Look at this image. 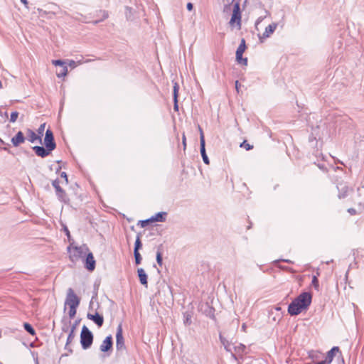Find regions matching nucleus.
Instances as JSON below:
<instances>
[{
    "instance_id": "nucleus-16",
    "label": "nucleus",
    "mask_w": 364,
    "mask_h": 364,
    "mask_svg": "<svg viewBox=\"0 0 364 364\" xmlns=\"http://www.w3.org/2000/svg\"><path fill=\"white\" fill-rule=\"evenodd\" d=\"M27 138L28 140L31 142L34 143L36 141H38L40 144L42 143V139L40 135H37L33 130L28 129L27 130Z\"/></svg>"
},
{
    "instance_id": "nucleus-17",
    "label": "nucleus",
    "mask_w": 364,
    "mask_h": 364,
    "mask_svg": "<svg viewBox=\"0 0 364 364\" xmlns=\"http://www.w3.org/2000/svg\"><path fill=\"white\" fill-rule=\"evenodd\" d=\"M38 16L41 17H47L48 18H52L53 16L57 14L56 11L54 10H43L42 9H38Z\"/></svg>"
},
{
    "instance_id": "nucleus-3",
    "label": "nucleus",
    "mask_w": 364,
    "mask_h": 364,
    "mask_svg": "<svg viewBox=\"0 0 364 364\" xmlns=\"http://www.w3.org/2000/svg\"><path fill=\"white\" fill-rule=\"evenodd\" d=\"M88 250L86 245L82 246H73L70 245L68 247V252L70 253V259L72 262L77 261Z\"/></svg>"
},
{
    "instance_id": "nucleus-53",
    "label": "nucleus",
    "mask_w": 364,
    "mask_h": 364,
    "mask_svg": "<svg viewBox=\"0 0 364 364\" xmlns=\"http://www.w3.org/2000/svg\"><path fill=\"white\" fill-rule=\"evenodd\" d=\"M316 364H327V363L324 360H322V361L318 362Z\"/></svg>"
},
{
    "instance_id": "nucleus-61",
    "label": "nucleus",
    "mask_w": 364,
    "mask_h": 364,
    "mask_svg": "<svg viewBox=\"0 0 364 364\" xmlns=\"http://www.w3.org/2000/svg\"><path fill=\"white\" fill-rule=\"evenodd\" d=\"M36 364H38V363L37 362V363H36Z\"/></svg>"
},
{
    "instance_id": "nucleus-60",
    "label": "nucleus",
    "mask_w": 364,
    "mask_h": 364,
    "mask_svg": "<svg viewBox=\"0 0 364 364\" xmlns=\"http://www.w3.org/2000/svg\"><path fill=\"white\" fill-rule=\"evenodd\" d=\"M341 362H342L343 364H344V360H343V358H341Z\"/></svg>"
},
{
    "instance_id": "nucleus-11",
    "label": "nucleus",
    "mask_w": 364,
    "mask_h": 364,
    "mask_svg": "<svg viewBox=\"0 0 364 364\" xmlns=\"http://www.w3.org/2000/svg\"><path fill=\"white\" fill-rule=\"evenodd\" d=\"M85 267L89 271H93L95 269V260L92 252L87 254Z\"/></svg>"
},
{
    "instance_id": "nucleus-23",
    "label": "nucleus",
    "mask_w": 364,
    "mask_h": 364,
    "mask_svg": "<svg viewBox=\"0 0 364 364\" xmlns=\"http://www.w3.org/2000/svg\"><path fill=\"white\" fill-rule=\"evenodd\" d=\"M219 338H220V341L221 343L224 346L225 349L228 352H230L231 351V343H230V342H229L225 338H224L221 333H220V335H219Z\"/></svg>"
},
{
    "instance_id": "nucleus-55",
    "label": "nucleus",
    "mask_w": 364,
    "mask_h": 364,
    "mask_svg": "<svg viewBox=\"0 0 364 364\" xmlns=\"http://www.w3.org/2000/svg\"><path fill=\"white\" fill-rule=\"evenodd\" d=\"M245 328H246V325L245 323H243L242 326V329L245 331Z\"/></svg>"
},
{
    "instance_id": "nucleus-7",
    "label": "nucleus",
    "mask_w": 364,
    "mask_h": 364,
    "mask_svg": "<svg viewBox=\"0 0 364 364\" xmlns=\"http://www.w3.org/2000/svg\"><path fill=\"white\" fill-rule=\"evenodd\" d=\"M116 348L117 350H122L125 349L124 340L122 333V324H119L117 328L116 333Z\"/></svg>"
},
{
    "instance_id": "nucleus-9",
    "label": "nucleus",
    "mask_w": 364,
    "mask_h": 364,
    "mask_svg": "<svg viewBox=\"0 0 364 364\" xmlns=\"http://www.w3.org/2000/svg\"><path fill=\"white\" fill-rule=\"evenodd\" d=\"M113 345L112 337L111 335L107 336L100 345V349L102 352H107L112 349Z\"/></svg>"
},
{
    "instance_id": "nucleus-27",
    "label": "nucleus",
    "mask_w": 364,
    "mask_h": 364,
    "mask_svg": "<svg viewBox=\"0 0 364 364\" xmlns=\"http://www.w3.org/2000/svg\"><path fill=\"white\" fill-rule=\"evenodd\" d=\"M23 327H24V329L28 333H30L31 335H35L36 334V331L34 330V328H33V326L29 324L28 323H23Z\"/></svg>"
},
{
    "instance_id": "nucleus-28",
    "label": "nucleus",
    "mask_w": 364,
    "mask_h": 364,
    "mask_svg": "<svg viewBox=\"0 0 364 364\" xmlns=\"http://www.w3.org/2000/svg\"><path fill=\"white\" fill-rule=\"evenodd\" d=\"M53 186L55 188L56 193H63V188L59 185L58 179H55L52 182Z\"/></svg>"
},
{
    "instance_id": "nucleus-50",
    "label": "nucleus",
    "mask_w": 364,
    "mask_h": 364,
    "mask_svg": "<svg viewBox=\"0 0 364 364\" xmlns=\"http://www.w3.org/2000/svg\"><path fill=\"white\" fill-rule=\"evenodd\" d=\"M21 1L27 7V5L28 4L27 0H21Z\"/></svg>"
},
{
    "instance_id": "nucleus-33",
    "label": "nucleus",
    "mask_w": 364,
    "mask_h": 364,
    "mask_svg": "<svg viewBox=\"0 0 364 364\" xmlns=\"http://www.w3.org/2000/svg\"><path fill=\"white\" fill-rule=\"evenodd\" d=\"M69 308H70V309H69L68 314H69L70 318H73L75 317V316L76 314L77 307L73 306V307H69Z\"/></svg>"
},
{
    "instance_id": "nucleus-19",
    "label": "nucleus",
    "mask_w": 364,
    "mask_h": 364,
    "mask_svg": "<svg viewBox=\"0 0 364 364\" xmlns=\"http://www.w3.org/2000/svg\"><path fill=\"white\" fill-rule=\"evenodd\" d=\"M178 90H179V86L177 82H175L174 85H173V102H174L173 109L175 111L178 110Z\"/></svg>"
},
{
    "instance_id": "nucleus-20",
    "label": "nucleus",
    "mask_w": 364,
    "mask_h": 364,
    "mask_svg": "<svg viewBox=\"0 0 364 364\" xmlns=\"http://www.w3.org/2000/svg\"><path fill=\"white\" fill-rule=\"evenodd\" d=\"M138 277L139 278L140 282L142 285L147 286V274L145 272L144 269L142 268H139L137 269Z\"/></svg>"
},
{
    "instance_id": "nucleus-31",
    "label": "nucleus",
    "mask_w": 364,
    "mask_h": 364,
    "mask_svg": "<svg viewBox=\"0 0 364 364\" xmlns=\"http://www.w3.org/2000/svg\"><path fill=\"white\" fill-rule=\"evenodd\" d=\"M236 60L237 61L238 63H240V64H242L245 65H247V58H243L242 55L240 56V58H238L237 55H236Z\"/></svg>"
},
{
    "instance_id": "nucleus-6",
    "label": "nucleus",
    "mask_w": 364,
    "mask_h": 364,
    "mask_svg": "<svg viewBox=\"0 0 364 364\" xmlns=\"http://www.w3.org/2000/svg\"><path fill=\"white\" fill-rule=\"evenodd\" d=\"M44 144L49 151H53L55 149L56 144L54 140L53 132L50 129H47L44 138Z\"/></svg>"
},
{
    "instance_id": "nucleus-13",
    "label": "nucleus",
    "mask_w": 364,
    "mask_h": 364,
    "mask_svg": "<svg viewBox=\"0 0 364 364\" xmlns=\"http://www.w3.org/2000/svg\"><path fill=\"white\" fill-rule=\"evenodd\" d=\"M26 140L23 133L21 131L17 132V134L11 138V143L14 146H18L21 144H23Z\"/></svg>"
},
{
    "instance_id": "nucleus-57",
    "label": "nucleus",
    "mask_w": 364,
    "mask_h": 364,
    "mask_svg": "<svg viewBox=\"0 0 364 364\" xmlns=\"http://www.w3.org/2000/svg\"><path fill=\"white\" fill-rule=\"evenodd\" d=\"M0 142H1V144H5V143H4V141L2 139H0Z\"/></svg>"
},
{
    "instance_id": "nucleus-46",
    "label": "nucleus",
    "mask_w": 364,
    "mask_h": 364,
    "mask_svg": "<svg viewBox=\"0 0 364 364\" xmlns=\"http://www.w3.org/2000/svg\"><path fill=\"white\" fill-rule=\"evenodd\" d=\"M186 8H187V9H188V11H191V10L193 9V4H192V3H191V2H188V3L187 4Z\"/></svg>"
},
{
    "instance_id": "nucleus-45",
    "label": "nucleus",
    "mask_w": 364,
    "mask_h": 364,
    "mask_svg": "<svg viewBox=\"0 0 364 364\" xmlns=\"http://www.w3.org/2000/svg\"><path fill=\"white\" fill-rule=\"evenodd\" d=\"M348 212L350 215H355V214H356V210H355V209H354V208H348Z\"/></svg>"
},
{
    "instance_id": "nucleus-58",
    "label": "nucleus",
    "mask_w": 364,
    "mask_h": 364,
    "mask_svg": "<svg viewBox=\"0 0 364 364\" xmlns=\"http://www.w3.org/2000/svg\"><path fill=\"white\" fill-rule=\"evenodd\" d=\"M2 88V82L0 80V89Z\"/></svg>"
},
{
    "instance_id": "nucleus-24",
    "label": "nucleus",
    "mask_w": 364,
    "mask_h": 364,
    "mask_svg": "<svg viewBox=\"0 0 364 364\" xmlns=\"http://www.w3.org/2000/svg\"><path fill=\"white\" fill-rule=\"evenodd\" d=\"M162 250H163V246L162 245H160L157 247L156 251V262L159 266H162L163 262H162Z\"/></svg>"
},
{
    "instance_id": "nucleus-15",
    "label": "nucleus",
    "mask_w": 364,
    "mask_h": 364,
    "mask_svg": "<svg viewBox=\"0 0 364 364\" xmlns=\"http://www.w3.org/2000/svg\"><path fill=\"white\" fill-rule=\"evenodd\" d=\"M339 350H339V348L338 346L333 347L329 351H328L324 361L327 364H331V363L332 362L333 358L336 355V353H338Z\"/></svg>"
},
{
    "instance_id": "nucleus-54",
    "label": "nucleus",
    "mask_w": 364,
    "mask_h": 364,
    "mask_svg": "<svg viewBox=\"0 0 364 364\" xmlns=\"http://www.w3.org/2000/svg\"><path fill=\"white\" fill-rule=\"evenodd\" d=\"M283 262H287V263H291V261L289 259H282Z\"/></svg>"
},
{
    "instance_id": "nucleus-25",
    "label": "nucleus",
    "mask_w": 364,
    "mask_h": 364,
    "mask_svg": "<svg viewBox=\"0 0 364 364\" xmlns=\"http://www.w3.org/2000/svg\"><path fill=\"white\" fill-rule=\"evenodd\" d=\"M245 48H246L245 41L244 38H242L240 46H238V48L236 50V55H237L238 58H240V56L242 55L243 53L245 52Z\"/></svg>"
},
{
    "instance_id": "nucleus-42",
    "label": "nucleus",
    "mask_w": 364,
    "mask_h": 364,
    "mask_svg": "<svg viewBox=\"0 0 364 364\" xmlns=\"http://www.w3.org/2000/svg\"><path fill=\"white\" fill-rule=\"evenodd\" d=\"M45 126H46V124H42L39 127V128H38V134H39L40 135H42V134H43V132L44 129H45Z\"/></svg>"
},
{
    "instance_id": "nucleus-34",
    "label": "nucleus",
    "mask_w": 364,
    "mask_h": 364,
    "mask_svg": "<svg viewBox=\"0 0 364 364\" xmlns=\"http://www.w3.org/2000/svg\"><path fill=\"white\" fill-rule=\"evenodd\" d=\"M48 10H54V11H56L57 13L58 12V11L60 10V8L59 6L55 4H50L48 6Z\"/></svg>"
},
{
    "instance_id": "nucleus-48",
    "label": "nucleus",
    "mask_w": 364,
    "mask_h": 364,
    "mask_svg": "<svg viewBox=\"0 0 364 364\" xmlns=\"http://www.w3.org/2000/svg\"><path fill=\"white\" fill-rule=\"evenodd\" d=\"M69 64H70V66H72L73 68H75V65H76V63L74 60H70V63Z\"/></svg>"
},
{
    "instance_id": "nucleus-5",
    "label": "nucleus",
    "mask_w": 364,
    "mask_h": 364,
    "mask_svg": "<svg viewBox=\"0 0 364 364\" xmlns=\"http://www.w3.org/2000/svg\"><path fill=\"white\" fill-rule=\"evenodd\" d=\"M80 299L75 294L73 289L69 288L68 289L67 296L65 302V306H68L69 307H77L80 304Z\"/></svg>"
},
{
    "instance_id": "nucleus-49",
    "label": "nucleus",
    "mask_w": 364,
    "mask_h": 364,
    "mask_svg": "<svg viewBox=\"0 0 364 364\" xmlns=\"http://www.w3.org/2000/svg\"><path fill=\"white\" fill-rule=\"evenodd\" d=\"M235 88H236L237 92H239V82H238V80L235 81Z\"/></svg>"
},
{
    "instance_id": "nucleus-52",
    "label": "nucleus",
    "mask_w": 364,
    "mask_h": 364,
    "mask_svg": "<svg viewBox=\"0 0 364 364\" xmlns=\"http://www.w3.org/2000/svg\"><path fill=\"white\" fill-rule=\"evenodd\" d=\"M108 18V14L105 11H104V14H103V18L105 19Z\"/></svg>"
},
{
    "instance_id": "nucleus-43",
    "label": "nucleus",
    "mask_w": 364,
    "mask_h": 364,
    "mask_svg": "<svg viewBox=\"0 0 364 364\" xmlns=\"http://www.w3.org/2000/svg\"><path fill=\"white\" fill-rule=\"evenodd\" d=\"M182 144L183 146V149L185 150L186 148V136L184 134H183V137H182Z\"/></svg>"
},
{
    "instance_id": "nucleus-22",
    "label": "nucleus",
    "mask_w": 364,
    "mask_h": 364,
    "mask_svg": "<svg viewBox=\"0 0 364 364\" xmlns=\"http://www.w3.org/2000/svg\"><path fill=\"white\" fill-rule=\"evenodd\" d=\"M77 325V322L76 321L75 324H73L71 327L70 331L68 334L67 342L65 345V348H67L68 346L74 340L75 338V331L76 329V326Z\"/></svg>"
},
{
    "instance_id": "nucleus-32",
    "label": "nucleus",
    "mask_w": 364,
    "mask_h": 364,
    "mask_svg": "<svg viewBox=\"0 0 364 364\" xmlns=\"http://www.w3.org/2000/svg\"><path fill=\"white\" fill-rule=\"evenodd\" d=\"M68 73V68L67 66H63L61 71L60 73H57V76L58 77H64L67 75Z\"/></svg>"
},
{
    "instance_id": "nucleus-4",
    "label": "nucleus",
    "mask_w": 364,
    "mask_h": 364,
    "mask_svg": "<svg viewBox=\"0 0 364 364\" xmlns=\"http://www.w3.org/2000/svg\"><path fill=\"white\" fill-rule=\"evenodd\" d=\"M93 342V334L89 328L84 325L80 333V343L83 349L89 348Z\"/></svg>"
},
{
    "instance_id": "nucleus-36",
    "label": "nucleus",
    "mask_w": 364,
    "mask_h": 364,
    "mask_svg": "<svg viewBox=\"0 0 364 364\" xmlns=\"http://www.w3.org/2000/svg\"><path fill=\"white\" fill-rule=\"evenodd\" d=\"M150 223H151V220H149V219L144 220H139L138 225H140V226L141 228H144L146 225H148Z\"/></svg>"
},
{
    "instance_id": "nucleus-35",
    "label": "nucleus",
    "mask_w": 364,
    "mask_h": 364,
    "mask_svg": "<svg viewBox=\"0 0 364 364\" xmlns=\"http://www.w3.org/2000/svg\"><path fill=\"white\" fill-rule=\"evenodd\" d=\"M18 117V112H13L11 114V118L10 122H15Z\"/></svg>"
},
{
    "instance_id": "nucleus-30",
    "label": "nucleus",
    "mask_w": 364,
    "mask_h": 364,
    "mask_svg": "<svg viewBox=\"0 0 364 364\" xmlns=\"http://www.w3.org/2000/svg\"><path fill=\"white\" fill-rule=\"evenodd\" d=\"M134 258H135V263H136V264H141L142 257H141L139 252H134Z\"/></svg>"
},
{
    "instance_id": "nucleus-21",
    "label": "nucleus",
    "mask_w": 364,
    "mask_h": 364,
    "mask_svg": "<svg viewBox=\"0 0 364 364\" xmlns=\"http://www.w3.org/2000/svg\"><path fill=\"white\" fill-rule=\"evenodd\" d=\"M277 27V24L276 23H273L269 24L267 27H266L264 32L263 33L264 38H268L271 34H272Z\"/></svg>"
},
{
    "instance_id": "nucleus-51",
    "label": "nucleus",
    "mask_w": 364,
    "mask_h": 364,
    "mask_svg": "<svg viewBox=\"0 0 364 364\" xmlns=\"http://www.w3.org/2000/svg\"><path fill=\"white\" fill-rule=\"evenodd\" d=\"M262 19L263 18L262 17L258 18V19L256 21V25L259 24L262 21Z\"/></svg>"
},
{
    "instance_id": "nucleus-41",
    "label": "nucleus",
    "mask_w": 364,
    "mask_h": 364,
    "mask_svg": "<svg viewBox=\"0 0 364 364\" xmlns=\"http://www.w3.org/2000/svg\"><path fill=\"white\" fill-rule=\"evenodd\" d=\"M312 284L316 287L318 288V280L316 277V276H314L312 279Z\"/></svg>"
},
{
    "instance_id": "nucleus-59",
    "label": "nucleus",
    "mask_w": 364,
    "mask_h": 364,
    "mask_svg": "<svg viewBox=\"0 0 364 364\" xmlns=\"http://www.w3.org/2000/svg\"><path fill=\"white\" fill-rule=\"evenodd\" d=\"M98 22H100V21H95L94 22V23H95V24H97Z\"/></svg>"
},
{
    "instance_id": "nucleus-38",
    "label": "nucleus",
    "mask_w": 364,
    "mask_h": 364,
    "mask_svg": "<svg viewBox=\"0 0 364 364\" xmlns=\"http://www.w3.org/2000/svg\"><path fill=\"white\" fill-rule=\"evenodd\" d=\"M63 230H64L65 235H67L69 241H70V240H71L70 232L66 225H63Z\"/></svg>"
},
{
    "instance_id": "nucleus-47",
    "label": "nucleus",
    "mask_w": 364,
    "mask_h": 364,
    "mask_svg": "<svg viewBox=\"0 0 364 364\" xmlns=\"http://www.w3.org/2000/svg\"><path fill=\"white\" fill-rule=\"evenodd\" d=\"M68 328H69L68 325L65 324V325L62 327V331H63V332H67V331H68Z\"/></svg>"
},
{
    "instance_id": "nucleus-40",
    "label": "nucleus",
    "mask_w": 364,
    "mask_h": 364,
    "mask_svg": "<svg viewBox=\"0 0 364 364\" xmlns=\"http://www.w3.org/2000/svg\"><path fill=\"white\" fill-rule=\"evenodd\" d=\"M56 194L60 200H65V193L63 190L62 193L57 192Z\"/></svg>"
},
{
    "instance_id": "nucleus-18",
    "label": "nucleus",
    "mask_w": 364,
    "mask_h": 364,
    "mask_svg": "<svg viewBox=\"0 0 364 364\" xmlns=\"http://www.w3.org/2000/svg\"><path fill=\"white\" fill-rule=\"evenodd\" d=\"M167 213L166 212H159L156 213L155 215L149 218V220H151V223L154 222H164L166 221V216Z\"/></svg>"
},
{
    "instance_id": "nucleus-8",
    "label": "nucleus",
    "mask_w": 364,
    "mask_h": 364,
    "mask_svg": "<svg viewBox=\"0 0 364 364\" xmlns=\"http://www.w3.org/2000/svg\"><path fill=\"white\" fill-rule=\"evenodd\" d=\"M200 130V154L203 158V161L205 164H209L210 161L206 154L205 151V137L203 132L200 127H199Z\"/></svg>"
},
{
    "instance_id": "nucleus-39",
    "label": "nucleus",
    "mask_w": 364,
    "mask_h": 364,
    "mask_svg": "<svg viewBox=\"0 0 364 364\" xmlns=\"http://www.w3.org/2000/svg\"><path fill=\"white\" fill-rule=\"evenodd\" d=\"M240 146L245 147L246 150H250L253 147L252 145L247 144L245 141L241 144Z\"/></svg>"
},
{
    "instance_id": "nucleus-2",
    "label": "nucleus",
    "mask_w": 364,
    "mask_h": 364,
    "mask_svg": "<svg viewBox=\"0 0 364 364\" xmlns=\"http://www.w3.org/2000/svg\"><path fill=\"white\" fill-rule=\"evenodd\" d=\"M241 18L240 3L236 2L233 6L232 14L229 21L230 26L232 28H236L237 30H240L242 27Z\"/></svg>"
},
{
    "instance_id": "nucleus-26",
    "label": "nucleus",
    "mask_w": 364,
    "mask_h": 364,
    "mask_svg": "<svg viewBox=\"0 0 364 364\" xmlns=\"http://www.w3.org/2000/svg\"><path fill=\"white\" fill-rule=\"evenodd\" d=\"M141 247H142V243H141V241L140 239V235H137L136 241L134 243V252H139V250L141 248Z\"/></svg>"
},
{
    "instance_id": "nucleus-56",
    "label": "nucleus",
    "mask_w": 364,
    "mask_h": 364,
    "mask_svg": "<svg viewBox=\"0 0 364 364\" xmlns=\"http://www.w3.org/2000/svg\"><path fill=\"white\" fill-rule=\"evenodd\" d=\"M3 149H4V151H9V150H8V148H7V147H4V148H3Z\"/></svg>"
},
{
    "instance_id": "nucleus-37",
    "label": "nucleus",
    "mask_w": 364,
    "mask_h": 364,
    "mask_svg": "<svg viewBox=\"0 0 364 364\" xmlns=\"http://www.w3.org/2000/svg\"><path fill=\"white\" fill-rule=\"evenodd\" d=\"M52 63L54 65H60V66H65V62L61 60H54L52 61Z\"/></svg>"
},
{
    "instance_id": "nucleus-44",
    "label": "nucleus",
    "mask_w": 364,
    "mask_h": 364,
    "mask_svg": "<svg viewBox=\"0 0 364 364\" xmlns=\"http://www.w3.org/2000/svg\"><path fill=\"white\" fill-rule=\"evenodd\" d=\"M60 176H61L62 178H65L66 183H68V176H67V174H66V173H65V172H62V173H61V174H60Z\"/></svg>"
},
{
    "instance_id": "nucleus-12",
    "label": "nucleus",
    "mask_w": 364,
    "mask_h": 364,
    "mask_svg": "<svg viewBox=\"0 0 364 364\" xmlns=\"http://www.w3.org/2000/svg\"><path fill=\"white\" fill-rule=\"evenodd\" d=\"M87 317L88 319L92 321L98 327H101L104 323V318L98 313L95 314H87Z\"/></svg>"
},
{
    "instance_id": "nucleus-10",
    "label": "nucleus",
    "mask_w": 364,
    "mask_h": 364,
    "mask_svg": "<svg viewBox=\"0 0 364 364\" xmlns=\"http://www.w3.org/2000/svg\"><path fill=\"white\" fill-rule=\"evenodd\" d=\"M337 188L338 190V198H346L348 193L350 191H352L353 189L350 188L345 183H339L337 186Z\"/></svg>"
},
{
    "instance_id": "nucleus-14",
    "label": "nucleus",
    "mask_w": 364,
    "mask_h": 364,
    "mask_svg": "<svg viewBox=\"0 0 364 364\" xmlns=\"http://www.w3.org/2000/svg\"><path fill=\"white\" fill-rule=\"evenodd\" d=\"M33 150L36 154L42 158L48 156L52 151H49L48 148L43 146H35L33 147Z\"/></svg>"
},
{
    "instance_id": "nucleus-29",
    "label": "nucleus",
    "mask_w": 364,
    "mask_h": 364,
    "mask_svg": "<svg viewBox=\"0 0 364 364\" xmlns=\"http://www.w3.org/2000/svg\"><path fill=\"white\" fill-rule=\"evenodd\" d=\"M132 8L129 6L125 7V15L127 20H132Z\"/></svg>"
},
{
    "instance_id": "nucleus-1",
    "label": "nucleus",
    "mask_w": 364,
    "mask_h": 364,
    "mask_svg": "<svg viewBox=\"0 0 364 364\" xmlns=\"http://www.w3.org/2000/svg\"><path fill=\"white\" fill-rule=\"evenodd\" d=\"M312 296L311 293L307 291L302 292L289 304L288 313L291 316L299 315L309 308Z\"/></svg>"
}]
</instances>
